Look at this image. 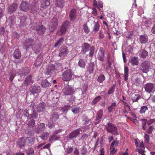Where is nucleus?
Listing matches in <instances>:
<instances>
[{"instance_id": "nucleus-1", "label": "nucleus", "mask_w": 155, "mask_h": 155, "mask_svg": "<svg viewBox=\"0 0 155 155\" xmlns=\"http://www.w3.org/2000/svg\"><path fill=\"white\" fill-rule=\"evenodd\" d=\"M106 130L108 132L116 135L119 134L117 127L113 124L108 123L105 127Z\"/></svg>"}, {"instance_id": "nucleus-2", "label": "nucleus", "mask_w": 155, "mask_h": 155, "mask_svg": "<svg viewBox=\"0 0 155 155\" xmlns=\"http://www.w3.org/2000/svg\"><path fill=\"white\" fill-rule=\"evenodd\" d=\"M20 9L25 12L27 11L30 9L32 10V12H35L33 9L35 10V6L32 7L29 5V4L26 2H22L20 4Z\"/></svg>"}, {"instance_id": "nucleus-3", "label": "nucleus", "mask_w": 155, "mask_h": 155, "mask_svg": "<svg viewBox=\"0 0 155 155\" xmlns=\"http://www.w3.org/2000/svg\"><path fill=\"white\" fill-rule=\"evenodd\" d=\"M59 65L60 67L61 66V64H56L55 65L53 64H50L48 66L46 71L45 72V74L46 75H51L53 74L55 70H57V66Z\"/></svg>"}, {"instance_id": "nucleus-4", "label": "nucleus", "mask_w": 155, "mask_h": 155, "mask_svg": "<svg viewBox=\"0 0 155 155\" xmlns=\"http://www.w3.org/2000/svg\"><path fill=\"white\" fill-rule=\"evenodd\" d=\"M150 68V63L147 61H143L140 66V69L143 73L147 72Z\"/></svg>"}, {"instance_id": "nucleus-5", "label": "nucleus", "mask_w": 155, "mask_h": 155, "mask_svg": "<svg viewBox=\"0 0 155 155\" xmlns=\"http://www.w3.org/2000/svg\"><path fill=\"white\" fill-rule=\"evenodd\" d=\"M58 25L57 20L56 18H53L49 23V29L51 32L54 31Z\"/></svg>"}, {"instance_id": "nucleus-6", "label": "nucleus", "mask_w": 155, "mask_h": 155, "mask_svg": "<svg viewBox=\"0 0 155 155\" xmlns=\"http://www.w3.org/2000/svg\"><path fill=\"white\" fill-rule=\"evenodd\" d=\"M72 75V73L71 70H68L62 74L63 79L64 81H68L71 79Z\"/></svg>"}, {"instance_id": "nucleus-7", "label": "nucleus", "mask_w": 155, "mask_h": 155, "mask_svg": "<svg viewBox=\"0 0 155 155\" xmlns=\"http://www.w3.org/2000/svg\"><path fill=\"white\" fill-rule=\"evenodd\" d=\"M146 91L149 93L153 92L155 91L154 85L151 83H147L144 86Z\"/></svg>"}, {"instance_id": "nucleus-8", "label": "nucleus", "mask_w": 155, "mask_h": 155, "mask_svg": "<svg viewBox=\"0 0 155 155\" xmlns=\"http://www.w3.org/2000/svg\"><path fill=\"white\" fill-rule=\"evenodd\" d=\"M63 92L65 95H71L74 92V89L70 86L67 85L63 89Z\"/></svg>"}, {"instance_id": "nucleus-9", "label": "nucleus", "mask_w": 155, "mask_h": 155, "mask_svg": "<svg viewBox=\"0 0 155 155\" xmlns=\"http://www.w3.org/2000/svg\"><path fill=\"white\" fill-rule=\"evenodd\" d=\"M59 56L62 58L67 55L69 51L66 47H61L59 50Z\"/></svg>"}, {"instance_id": "nucleus-10", "label": "nucleus", "mask_w": 155, "mask_h": 155, "mask_svg": "<svg viewBox=\"0 0 155 155\" xmlns=\"http://www.w3.org/2000/svg\"><path fill=\"white\" fill-rule=\"evenodd\" d=\"M68 22L66 21L64 22V24L61 26L60 31L58 32L57 34L59 36H61L64 34L66 31V28L65 27V25L67 26L68 24Z\"/></svg>"}, {"instance_id": "nucleus-11", "label": "nucleus", "mask_w": 155, "mask_h": 155, "mask_svg": "<svg viewBox=\"0 0 155 155\" xmlns=\"http://www.w3.org/2000/svg\"><path fill=\"white\" fill-rule=\"evenodd\" d=\"M104 50L102 48H100L98 51L97 58V59L101 61L104 60Z\"/></svg>"}, {"instance_id": "nucleus-12", "label": "nucleus", "mask_w": 155, "mask_h": 155, "mask_svg": "<svg viewBox=\"0 0 155 155\" xmlns=\"http://www.w3.org/2000/svg\"><path fill=\"white\" fill-rule=\"evenodd\" d=\"M129 63L133 66L138 65L139 64V60L137 57H132L129 60Z\"/></svg>"}, {"instance_id": "nucleus-13", "label": "nucleus", "mask_w": 155, "mask_h": 155, "mask_svg": "<svg viewBox=\"0 0 155 155\" xmlns=\"http://www.w3.org/2000/svg\"><path fill=\"white\" fill-rule=\"evenodd\" d=\"M79 130L77 129L73 131L69 135L68 137V139L75 138L77 136L80 134Z\"/></svg>"}, {"instance_id": "nucleus-14", "label": "nucleus", "mask_w": 155, "mask_h": 155, "mask_svg": "<svg viewBox=\"0 0 155 155\" xmlns=\"http://www.w3.org/2000/svg\"><path fill=\"white\" fill-rule=\"evenodd\" d=\"M76 10L74 9H72L70 13V18L71 20H74L76 17Z\"/></svg>"}, {"instance_id": "nucleus-15", "label": "nucleus", "mask_w": 155, "mask_h": 155, "mask_svg": "<svg viewBox=\"0 0 155 155\" xmlns=\"http://www.w3.org/2000/svg\"><path fill=\"white\" fill-rule=\"evenodd\" d=\"M50 5L49 0H42L41 1V7L46 8Z\"/></svg>"}, {"instance_id": "nucleus-16", "label": "nucleus", "mask_w": 155, "mask_h": 155, "mask_svg": "<svg viewBox=\"0 0 155 155\" xmlns=\"http://www.w3.org/2000/svg\"><path fill=\"white\" fill-rule=\"evenodd\" d=\"M140 41L142 44H146L148 41V37L147 35H143L140 37Z\"/></svg>"}, {"instance_id": "nucleus-17", "label": "nucleus", "mask_w": 155, "mask_h": 155, "mask_svg": "<svg viewBox=\"0 0 155 155\" xmlns=\"http://www.w3.org/2000/svg\"><path fill=\"white\" fill-rule=\"evenodd\" d=\"M58 130H56L54 132V134H53L50 138L49 141L50 142H52L53 140H58L60 137L57 135H55V134H57L58 133Z\"/></svg>"}, {"instance_id": "nucleus-18", "label": "nucleus", "mask_w": 155, "mask_h": 155, "mask_svg": "<svg viewBox=\"0 0 155 155\" xmlns=\"http://www.w3.org/2000/svg\"><path fill=\"white\" fill-rule=\"evenodd\" d=\"M17 5L16 4H13L11 5L8 9V12L11 13L15 11L17 8Z\"/></svg>"}, {"instance_id": "nucleus-19", "label": "nucleus", "mask_w": 155, "mask_h": 155, "mask_svg": "<svg viewBox=\"0 0 155 155\" xmlns=\"http://www.w3.org/2000/svg\"><path fill=\"white\" fill-rule=\"evenodd\" d=\"M82 48V51L84 53L88 51L90 48V45L88 44L84 43L83 44Z\"/></svg>"}, {"instance_id": "nucleus-20", "label": "nucleus", "mask_w": 155, "mask_h": 155, "mask_svg": "<svg viewBox=\"0 0 155 155\" xmlns=\"http://www.w3.org/2000/svg\"><path fill=\"white\" fill-rule=\"evenodd\" d=\"M103 114V111L101 109L97 113V116L96 117V120L97 121H98L97 122V123H98L99 121H100V119H101Z\"/></svg>"}, {"instance_id": "nucleus-21", "label": "nucleus", "mask_w": 155, "mask_h": 155, "mask_svg": "<svg viewBox=\"0 0 155 155\" xmlns=\"http://www.w3.org/2000/svg\"><path fill=\"white\" fill-rule=\"evenodd\" d=\"M25 140L23 137L21 138L18 142V145L20 147H24L25 145Z\"/></svg>"}, {"instance_id": "nucleus-22", "label": "nucleus", "mask_w": 155, "mask_h": 155, "mask_svg": "<svg viewBox=\"0 0 155 155\" xmlns=\"http://www.w3.org/2000/svg\"><path fill=\"white\" fill-rule=\"evenodd\" d=\"M33 83L31 77L30 75L28 76L26 78L25 81V84L27 85H29Z\"/></svg>"}, {"instance_id": "nucleus-23", "label": "nucleus", "mask_w": 155, "mask_h": 155, "mask_svg": "<svg viewBox=\"0 0 155 155\" xmlns=\"http://www.w3.org/2000/svg\"><path fill=\"white\" fill-rule=\"evenodd\" d=\"M59 118V116L58 114L57 113H54L51 116V120L52 121L55 122Z\"/></svg>"}, {"instance_id": "nucleus-24", "label": "nucleus", "mask_w": 155, "mask_h": 155, "mask_svg": "<svg viewBox=\"0 0 155 155\" xmlns=\"http://www.w3.org/2000/svg\"><path fill=\"white\" fill-rule=\"evenodd\" d=\"M140 97V96L138 94H133L132 97L133 102L137 101Z\"/></svg>"}, {"instance_id": "nucleus-25", "label": "nucleus", "mask_w": 155, "mask_h": 155, "mask_svg": "<svg viewBox=\"0 0 155 155\" xmlns=\"http://www.w3.org/2000/svg\"><path fill=\"white\" fill-rule=\"evenodd\" d=\"M21 56V54L18 49H16L13 53V56L16 59L20 58Z\"/></svg>"}, {"instance_id": "nucleus-26", "label": "nucleus", "mask_w": 155, "mask_h": 155, "mask_svg": "<svg viewBox=\"0 0 155 155\" xmlns=\"http://www.w3.org/2000/svg\"><path fill=\"white\" fill-rule=\"evenodd\" d=\"M63 0H56L55 5L57 6L62 8L64 6Z\"/></svg>"}, {"instance_id": "nucleus-27", "label": "nucleus", "mask_w": 155, "mask_h": 155, "mask_svg": "<svg viewBox=\"0 0 155 155\" xmlns=\"http://www.w3.org/2000/svg\"><path fill=\"white\" fill-rule=\"evenodd\" d=\"M128 67L127 66H125L124 68V80L126 81L128 80Z\"/></svg>"}, {"instance_id": "nucleus-28", "label": "nucleus", "mask_w": 155, "mask_h": 155, "mask_svg": "<svg viewBox=\"0 0 155 155\" xmlns=\"http://www.w3.org/2000/svg\"><path fill=\"white\" fill-rule=\"evenodd\" d=\"M94 23H95V24L94 25L93 28V31L95 33L98 31L100 27V25L98 21H97L96 22H95L94 21Z\"/></svg>"}, {"instance_id": "nucleus-29", "label": "nucleus", "mask_w": 155, "mask_h": 155, "mask_svg": "<svg viewBox=\"0 0 155 155\" xmlns=\"http://www.w3.org/2000/svg\"><path fill=\"white\" fill-rule=\"evenodd\" d=\"M26 141L28 144H32L34 141V137H29L26 138Z\"/></svg>"}, {"instance_id": "nucleus-30", "label": "nucleus", "mask_w": 155, "mask_h": 155, "mask_svg": "<svg viewBox=\"0 0 155 155\" xmlns=\"http://www.w3.org/2000/svg\"><path fill=\"white\" fill-rule=\"evenodd\" d=\"M148 54L147 51L145 50H142L140 51V55L141 57L145 58Z\"/></svg>"}, {"instance_id": "nucleus-31", "label": "nucleus", "mask_w": 155, "mask_h": 155, "mask_svg": "<svg viewBox=\"0 0 155 155\" xmlns=\"http://www.w3.org/2000/svg\"><path fill=\"white\" fill-rule=\"evenodd\" d=\"M28 124L29 128H32L34 127L35 126V120L33 119H31Z\"/></svg>"}, {"instance_id": "nucleus-32", "label": "nucleus", "mask_w": 155, "mask_h": 155, "mask_svg": "<svg viewBox=\"0 0 155 155\" xmlns=\"http://www.w3.org/2000/svg\"><path fill=\"white\" fill-rule=\"evenodd\" d=\"M80 108L78 107H74L71 109L73 113L75 114L78 113L80 111Z\"/></svg>"}, {"instance_id": "nucleus-33", "label": "nucleus", "mask_w": 155, "mask_h": 155, "mask_svg": "<svg viewBox=\"0 0 155 155\" xmlns=\"http://www.w3.org/2000/svg\"><path fill=\"white\" fill-rule=\"evenodd\" d=\"M135 143L137 147H139L138 148H141L142 149H145V147H144L143 141H142L141 143H140V144H139L138 143V141L137 140H136L135 141Z\"/></svg>"}, {"instance_id": "nucleus-34", "label": "nucleus", "mask_w": 155, "mask_h": 155, "mask_svg": "<svg viewBox=\"0 0 155 155\" xmlns=\"http://www.w3.org/2000/svg\"><path fill=\"white\" fill-rule=\"evenodd\" d=\"M49 84V82L46 80L43 81L41 84V86L44 88L48 87Z\"/></svg>"}, {"instance_id": "nucleus-35", "label": "nucleus", "mask_w": 155, "mask_h": 155, "mask_svg": "<svg viewBox=\"0 0 155 155\" xmlns=\"http://www.w3.org/2000/svg\"><path fill=\"white\" fill-rule=\"evenodd\" d=\"M64 41L63 38H61L57 41L54 45V47L56 48L58 46H60Z\"/></svg>"}, {"instance_id": "nucleus-36", "label": "nucleus", "mask_w": 155, "mask_h": 155, "mask_svg": "<svg viewBox=\"0 0 155 155\" xmlns=\"http://www.w3.org/2000/svg\"><path fill=\"white\" fill-rule=\"evenodd\" d=\"M116 105L115 103H113L108 107V110L109 112H111L115 108Z\"/></svg>"}, {"instance_id": "nucleus-37", "label": "nucleus", "mask_w": 155, "mask_h": 155, "mask_svg": "<svg viewBox=\"0 0 155 155\" xmlns=\"http://www.w3.org/2000/svg\"><path fill=\"white\" fill-rule=\"evenodd\" d=\"M105 79V77L103 74H101L98 77L97 80L99 83H101L104 81Z\"/></svg>"}, {"instance_id": "nucleus-38", "label": "nucleus", "mask_w": 155, "mask_h": 155, "mask_svg": "<svg viewBox=\"0 0 155 155\" xmlns=\"http://www.w3.org/2000/svg\"><path fill=\"white\" fill-rule=\"evenodd\" d=\"M49 133L48 132H45L41 136H40V137L42 140H47L48 136L49 135Z\"/></svg>"}, {"instance_id": "nucleus-39", "label": "nucleus", "mask_w": 155, "mask_h": 155, "mask_svg": "<svg viewBox=\"0 0 155 155\" xmlns=\"http://www.w3.org/2000/svg\"><path fill=\"white\" fill-rule=\"evenodd\" d=\"M19 74L21 77L25 76L26 74H28V72H26L25 70L24 69H21L19 71Z\"/></svg>"}, {"instance_id": "nucleus-40", "label": "nucleus", "mask_w": 155, "mask_h": 155, "mask_svg": "<svg viewBox=\"0 0 155 155\" xmlns=\"http://www.w3.org/2000/svg\"><path fill=\"white\" fill-rule=\"evenodd\" d=\"M45 106V104L44 102L39 104V112L42 111L44 110Z\"/></svg>"}, {"instance_id": "nucleus-41", "label": "nucleus", "mask_w": 155, "mask_h": 155, "mask_svg": "<svg viewBox=\"0 0 155 155\" xmlns=\"http://www.w3.org/2000/svg\"><path fill=\"white\" fill-rule=\"evenodd\" d=\"M142 122V128L143 130H145L146 128V123L147 120L146 119H143L140 120Z\"/></svg>"}, {"instance_id": "nucleus-42", "label": "nucleus", "mask_w": 155, "mask_h": 155, "mask_svg": "<svg viewBox=\"0 0 155 155\" xmlns=\"http://www.w3.org/2000/svg\"><path fill=\"white\" fill-rule=\"evenodd\" d=\"M30 91L31 93L34 94L36 93L38 90L36 86H33L30 89Z\"/></svg>"}, {"instance_id": "nucleus-43", "label": "nucleus", "mask_w": 155, "mask_h": 155, "mask_svg": "<svg viewBox=\"0 0 155 155\" xmlns=\"http://www.w3.org/2000/svg\"><path fill=\"white\" fill-rule=\"evenodd\" d=\"M83 29L84 32L87 34L90 31L89 29L88 28L87 24H84L83 25Z\"/></svg>"}, {"instance_id": "nucleus-44", "label": "nucleus", "mask_w": 155, "mask_h": 155, "mask_svg": "<svg viewBox=\"0 0 155 155\" xmlns=\"http://www.w3.org/2000/svg\"><path fill=\"white\" fill-rule=\"evenodd\" d=\"M46 30L45 28L42 25L39 26V35L44 34Z\"/></svg>"}, {"instance_id": "nucleus-45", "label": "nucleus", "mask_w": 155, "mask_h": 155, "mask_svg": "<svg viewBox=\"0 0 155 155\" xmlns=\"http://www.w3.org/2000/svg\"><path fill=\"white\" fill-rule=\"evenodd\" d=\"M78 65L80 67L84 68L85 67V63L83 60L81 59L78 62Z\"/></svg>"}, {"instance_id": "nucleus-46", "label": "nucleus", "mask_w": 155, "mask_h": 155, "mask_svg": "<svg viewBox=\"0 0 155 155\" xmlns=\"http://www.w3.org/2000/svg\"><path fill=\"white\" fill-rule=\"evenodd\" d=\"M147 109L148 108L147 106H143L141 107L140 112L141 114L144 113Z\"/></svg>"}, {"instance_id": "nucleus-47", "label": "nucleus", "mask_w": 155, "mask_h": 155, "mask_svg": "<svg viewBox=\"0 0 155 155\" xmlns=\"http://www.w3.org/2000/svg\"><path fill=\"white\" fill-rule=\"evenodd\" d=\"M70 108V106L69 105H67L64 106L62 108V110L64 113H67V111Z\"/></svg>"}, {"instance_id": "nucleus-48", "label": "nucleus", "mask_w": 155, "mask_h": 155, "mask_svg": "<svg viewBox=\"0 0 155 155\" xmlns=\"http://www.w3.org/2000/svg\"><path fill=\"white\" fill-rule=\"evenodd\" d=\"M144 149H142L141 148H137L136 149V151L138 152V153L140 154L141 155H146L145 153Z\"/></svg>"}, {"instance_id": "nucleus-49", "label": "nucleus", "mask_w": 155, "mask_h": 155, "mask_svg": "<svg viewBox=\"0 0 155 155\" xmlns=\"http://www.w3.org/2000/svg\"><path fill=\"white\" fill-rule=\"evenodd\" d=\"M101 97L100 96H98L96 97L92 101V104H94L98 102L101 99Z\"/></svg>"}, {"instance_id": "nucleus-50", "label": "nucleus", "mask_w": 155, "mask_h": 155, "mask_svg": "<svg viewBox=\"0 0 155 155\" xmlns=\"http://www.w3.org/2000/svg\"><path fill=\"white\" fill-rule=\"evenodd\" d=\"M87 150L84 147H82L81 150V153L83 155H85L87 152Z\"/></svg>"}, {"instance_id": "nucleus-51", "label": "nucleus", "mask_w": 155, "mask_h": 155, "mask_svg": "<svg viewBox=\"0 0 155 155\" xmlns=\"http://www.w3.org/2000/svg\"><path fill=\"white\" fill-rule=\"evenodd\" d=\"M54 122L52 121L51 120L49 121L48 123V127L50 128L53 127L54 126Z\"/></svg>"}, {"instance_id": "nucleus-52", "label": "nucleus", "mask_w": 155, "mask_h": 155, "mask_svg": "<svg viewBox=\"0 0 155 155\" xmlns=\"http://www.w3.org/2000/svg\"><path fill=\"white\" fill-rule=\"evenodd\" d=\"M34 153V150L32 149H29L26 151V153L28 155H31Z\"/></svg>"}, {"instance_id": "nucleus-53", "label": "nucleus", "mask_w": 155, "mask_h": 155, "mask_svg": "<svg viewBox=\"0 0 155 155\" xmlns=\"http://www.w3.org/2000/svg\"><path fill=\"white\" fill-rule=\"evenodd\" d=\"M144 138L145 139V142L147 143H148L150 140L149 136L146 134H145Z\"/></svg>"}, {"instance_id": "nucleus-54", "label": "nucleus", "mask_w": 155, "mask_h": 155, "mask_svg": "<svg viewBox=\"0 0 155 155\" xmlns=\"http://www.w3.org/2000/svg\"><path fill=\"white\" fill-rule=\"evenodd\" d=\"M155 122V119H150L147 121V124L148 125H150Z\"/></svg>"}, {"instance_id": "nucleus-55", "label": "nucleus", "mask_w": 155, "mask_h": 155, "mask_svg": "<svg viewBox=\"0 0 155 155\" xmlns=\"http://www.w3.org/2000/svg\"><path fill=\"white\" fill-rule=\"evenodd\" d=\"M153 130V127L152 126H150L147 129V131L148 133L150 134L152 132Z\"/></svg>"}, {"instance_id": "nucleus-56", "label": "nucleus", "mask_w": 155, "mask_h": 155, "mask_svg": "<svg viewBox=\"0 0 155 155\" xmlns=\"http://www.w3.org/2000/svg\"><path fill=\"white\" fill-rule=\"evenodd\" d=\"M110 153L112 154L114 153L116 151V150L115 149L114 147L110 146Z\"/></svg>"}, {"instance_id": "nucleus-57", "label": "nucleus", "mask_w": 155, "mask_h": 155, "mask_svg": "<svg viewBox=\"0 0 155 155\" xmlns=\"http://www.w3.org/2000/svg\"><path fill=\"white\" fill-rule=\"evenodd\" d=\"M45 127V124L43 123H41L39 125V131H42L44 130Z\"/></svg>"}, {"instance_id": "nucleus-58", "label": "nucleus", "mask_w": 155, "mask_h": 155, "mask_svg": "<svg viewBox=\"0 0 155 155\" xmlns=\"http://www.w3.org/2000/svg\"><path fill=\"white\" fill-rule=\"evenodd\" d=\"M94 47H92L91 48V50L89 53V56L91 57H92L93 56V55L94 54Z\"/></svg>"}, {"instance_id": "nucleus-59", "label": "nucleus", "mask_w": 155, "mask_h": 155, "mask_svg": "<svg viewBox=\"0 0 155 155\" xmlns=\"http://www.w3.org/2000/svg\"><path fill=\"white\" fill-rule=\"evenodd\" d=\"M118 143L119 142L118 141L116 140H114L111 143L110 146L114 147V145H117Z\"/></svg>"}, {"instance_id": "nucleus-60", "label": "nucleus", "mask_w": 155, "mask_h": 155, "mask_svg": "<svg viewBox=\"0 0 155 155\" xmlns=\"http://www.w3.org/2000/svg\"><path fill=\"white\" fill-rule=\"evenodd\" d=\"M97 6L99 8H102L103 7V3L101 1H99L98 2Z\"/></svg>"}, {"instance_id": "nucleus-61", "label": "nucleus", "mask_w": 155, "mask_h": 155, "mask_svg": "<svg viewBox=\"0 0 155 155\" xmlns=\"http://www.w3.org/2000/svg\"><path fill=\"white\" fill-rule=\"evenodd\" d=\"M92 14L94 16L97 15V12L96 8H94L92 9Z\"/></svg>"}, {"instance_id": "nucleus-62", "label": "nucleus", "mask_w": 155, "mask_h": 155, "mask_svg": "<svg viewBox=\"0 0 155 155\" xmlns=\"http://www.w3.org/2000/svg\"><path fill=\"white\" fill-rule=\"evenodd\" d=\"M73 150V148L71 147H70L68 148H67L66 149V152L68 153H71Z\"/></svg>"}, {"instance_id": "nucleus-63", "label": "nucleus", "mask_w": 155, "mask_h": 155, "mask_svg": "<svg viewBox=\"0 0 155 155\" xmlns=\"http://www.w3.org/2000/svg\"><path fill=\"white\" fill-rule=\"evenodd\" d=\"M114 91V89L113 88H110L108 92L107 93L109 94H112Z\"/></svg>"}, {"instance_id": "nucleus-64", "label": "nucleus", "mask_w": 155, "mask_h": 155, "mask_svg": "<svg viewBox=\"0 0 155 155\" xmlns=\"http://www.w3.org/2000/svg\"><path fill=\"white\" fill-rule=\"evenodd\" d=\"M104 149L103 148H101L100 150V155H104Z\"/></svg>"}]
</instances>
